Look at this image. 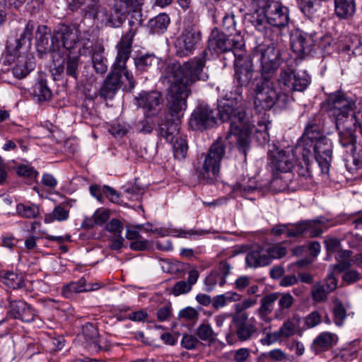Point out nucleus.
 Returning <instances> with one entry per match:
<instances>
[{
  "mask_svg": "<svg viewBox=\"0 0 362 362\" xmlns=\"http://www.w3.org/2000/svg\"><path fill=\"white\" fill-rule=\"evenodd\" d=\"M253 57H257L261 64L262 78L255 89V107L257 111L270 110L276 105L284 107L289 102V93L303 91L309 84L305 75H300L291 68H282L277 82L281 91L278 92L270 81L279 68L282 59L279 45L276 42L261 43L252 49Z\"/></svg>",
  "mask_w": 362,
  "mask_h": 362,
  "instance_id": "nucleus-1",
  "label": "nucleus"
},
{
  "mask_svg": "<svg viewBox=\"0 0 362 362\" xmlns=\"http://www.w3.org/2000/svg\"><path fill=\"white\" fill-rule=\"evenodd\" d=\"M207 56L208 51L205 49L182 64L171 63L165 67L163 78L168 86L166 100L173 111L186 110L190 87L198 81L208 78L204 74Z\"/></svg>",
  "mask_w": 362,
  "mask_h": 362,
  "instance_id": "nucleus-2",
  "label": "nucleus"
},
{
  "mask_svg": "<svg viewBox=\"0 0 362 362\" xmlns=\"http://www.w3.org/2000/svg\"><path fill=\"white\" fill-rule=\"evenodd\" d=\"M138 16L139 18L132 16L129 21V30L122 36L116 46L117 54L115 62L99 90L100 97L104 100L112 99L117 90L122 88L124 80L128 82L129 89H133L135 86L134 76L127 69L126 64L132 53L134 37L141 25V15Z\"/></svg>",
  "mask_w": 362,
  "mask_h": 362,
  "instance_id": "nucleus-3",
  "label": "nucleus"
},
{
  "mask_svg": "<svg viewBox=\"0 0 362 362\" xmlns=\"http://www.w3.org/2000/svg\"><path fill=\"white\" fill-rule=\"evenodd\" d=\"M241 95L242 91L238 88L234 93L230 92L218 99V110L222 122H230L226 138L228 139L231 135L236 137L238 149L245 158L250 148L249 134L252 132L255 125L251 122L245 108L240 105Z\"/></svg>",
  "mask_w": 362,
  "mask_h": 362,
  "instance_id": "nucleus-4",
  "label": "nucleus"
},
{
  "mask_svg": "<svg viewBox=\"0 0 362 362\" xmlns=\"http://www.w3.org/2000/svg\"><path fill=\"white\" fill-rule=\"evenodd\" d=\"M247 19L269 40L262 43L274 42V37L286 28L290 21L289 9L282 3L274 0H259L257 8L247 14Z\"/></svg>",
  "mask_w": 362,
  "mask_h": 362,
  "instance_id": "nucleus-5",
  "label": "nucleus"
},
{
  "mask_svg": "<svg viewBox=\"0 0 362 362\" xmlns=\"http://www.w3.org/2000/svg\"><path fill=\"white\" fill-rule=\"evenodd\" d=\"M33 30V22L28 21L21 37L13 40L14 43H12L11 40L7 42L6 49L8 52L11 55L16 56L12 72L13 76L18 79L26 77L35 68V62L33 56L28 53L18 54L19 49L23 47H29L30 46Z\"/></svg>",
  "mask_w": 362,
  "mask_h": 362,
  "instance_id": "nucleus-6",
  "label": "nucleus"
},
{
  "mask_svg": "<svg viewBox=\"0 0 362 362\" xmlns=\"http://www.w3.org/2000/svg\"><path fill=\"white\" fill-rule=\"evenodd\" d=\"M231 317L229 330L226 335L228 344L248 341L258 336L259 329L254 317L250 318L247 313H234Z\"/></svg>",
  "mask_w": 362,
  "mask_h": 362,
  "instance_id": "nucleus-7",
  "label": "nucleus"
},
{
  "mask_svg": "<svg viewBox=\"0 0 362 362\" xmlns=\"http://www.w3.org/2000/svg\"><path fill=\"white\" fill-rule=\"evenodd\" d=\"M226 152L221 140L215 141L206 154L203 165L196 170L198 180L205 184H212L219 175L221 161Z\"/></svg>",
  "mask_w": 362,
  "mask_h": 362,
  "instance_id": "nucleus-8",
  "label": "nucleus"
},
{
  "mask_svg": "<svg viewBox=\"0 0 362 362\" xmlns=\"http://www.w3.org/2000/svg\"><path fill=\"white\" fill-rule=\"evenodd\" d=\"M286 254V247L280 244H267L252 247L246 254L247 267L257 268L267 266L274 259H279Z\"/></svg>",
  "mask_w": 362,
  "mask_h": 362,
  "instance_id": "nucleus-9",
  "label": "nucleus"
},
{
  "mask_svg": "<svg viewBox=\"0 0 362 362\" xmlns=\"http://www.w3.org/2000/svg\"><path fill=\"white\" fill-rule=\"evenodd\" d=\"M88 14L92 16L98 25L119 28L125 22L127 13L113 4L112 6L106 7L99 4L92 3Z\"/></svg>",
  "mask_w": 362,
  "mask_h": 362,
  "instance_id": "nucleus-10",
  "label": "nucleus"
},
{
  "mask_svg": "<svg viewBox=\"0 0 362 362\" xmlns=\"http://www.w3.org/2000/svg\"><path fill=\"white\" fill-rule=\"evenodd\" d=\"M243 47V37L240 34L229 36L217 28L211 31L208 40L209 49L217 54L232 51L235 56V52H240Z\"/></svg>",
  "mask_w": 362,
  "mask_h": 362,
  "instance_id": "nucleus-11",
  "label": "nucleus"
},
{
  "mask_svg": "<svg viewBox=\"0 0 362 362\" xmlns=\"http://www.w3.org/2000/svg\"><path fill=\"white\" fill-rule=\"evenodd\" d=\"M184 29L175 42L176 54L183 57L192 54L202 40V33L198 26L185 20Z\"/></svg>",
  "mask_w": 362,
  "mask_h": 362,
  "instance_id": "nucleus-12",
  "label": "nucleus"
},
{
  "mask_svg": "<svg viewBox=\"0 0 362 362\" xmlns=\"http://www.w3.org/2000/svg\"><path fill=\"white\" fill-rule=\"evenodd\" d=\"M252 59H257L253 57L252 52L250 56H247L244 49L239 53L235 52L234 83L237 85L236 89L246 87L251 81L254 74Z\"/></svg>",
  "mask_w": 362,
  "mask_h": 362,
  "instance_id": "nucleus-13",
  "label": "nucleus"
},
{
  "mask_svg": "<svg viewBox=\"0 0 362 362\" xmlns=\"http://www.w3.org/2000/svg\"><path fill=\"white\" fill-rule=\"evenodd\" d=\"M167 107L169 115L159 122L157 132L160 138L165 139L167 142L172 143L174 139L179 137L180 119L182 117L185 110H182L180 112L173 111L170 108L168 100Z\"/></svg>",
  "mask_w": 362,
  "mask_h": 362,
  "instance_id": "nucleus-14",
  "label": "nucleus"
},
{
  "mask_svg": "<svg viewBox=\"0 0 362 362\" xmlns=\"http://www.w3.org/2000/svg\"><path fill=\"white\" fill-rule=\"evenodd\" d=\"M268 156L272 170L274 173L273 183L278 180L275 173H289L293 168V156L284 150H279L274 144L269 145Z\"/></svg>",
  "mask_w": 362,
  "mask_h": 362,
  "instance_id": "nucleus-15",
  "label": "nucleus"
},
{
  "mask_svg": "<svg viewBox=\"0 0 362 362\" xmlns=\"http://www.w3.org/2000/svg\"><path fill=\"white\" fill-rule=\"evenodd\" d=\"M216 118L214 110L206 103H201L194 110L189 121L193 130L203 131L215 126Z\"/></svg>",
  "mask_w": 362,
  "mask_h": 362,
  "instance_id": "nucleus-16",
  "label": "nucleus"
},
{
  "mask_svg": "<svg viewBox=\"0 0 362 362\" xmlns=\"http://www.w3.org/2000/svg\"><path fill=\"white\" fill-rule=\"evenodd\" d=\"M304 147L310 149L311 153H314L316 162L321 169L322 173H327L329 170V163L332 156V144L330 141L323 136L315 140L312 147L310 146H301L299 150Z\"/></svg>",
  "mask_w": 362,
  "mask_h": 362,
  "instance_id": "nucleus-17",
  "label": "nucleus"
},
{
  "mask_svg": "<svg viewBox=\"0 0 362 362\" xmlns=\"http://www.w3.org/2000/svg\"><path fill=\"white\" fill-rule=\"evenodd\" d=\"M78 33L79 30L75 25L59 24L54 30L52 42H61L66 49H74L81 45Z\"/></svg>",
  "mask_w": 362,
  "mask_h": 362,
  "instance_id": "nucleus-18",
  "label": "nucleus"
},
{
  "mask_svg": "<svg viewBox=\"0 0 362 362\" xmlns=\"http://www.w3.org/2000/svg\"><path fill=\"white\" fill-rule=\"evenodd\" d=\"M317 38L315 35L296 31L291 35V46L294 53L300 59H303L310 54L315 45Z\"/></svg>",
  "mask_w": 362,
  "mask_h": 362,
  "instance_id": "nucleus-19",
  "label": "nucleus"
},
{
  "mask_svg": "<svg viewBox=\"0 0 362 362\" xmlns=\"http://www.w3.org/2000/svg\"><path fill=\"white\" fill-rule=\"evenodd\" d=\"M332 272H330L326 278L325 283H318L312 288L311 294L313 299L316 302H322L327 299L328 293L332 292L337 288V279L335 274L339 272V262L334 265L331 266Z\"/></svg>",
  "mask_w": 362,
  "mask_h": 362,
  "instance_id": "nucleus-20",
  "label": "nucleus"
},
{
  "mask_svg": "<svg viewBox=\"0 0 362 362\" xmlns=\"http://www.w3.org/2000/svg\"><path fill=\"white\" fill-rule=\"evenodd\" d=\"M355 144L356 137L351 132H349L347 139L341 135V146L345 148L346 153H349L344 158V161L347 170L351 173H354L362 167V156L356 153Z\"/></svg>",
  "mask_w": 362,
  "mask_h": 362,
  "instance_id": "nucleus-21",
  "label": "nucleus"
},
{
  "mask_svg": "<svg viewBox=\"0 0 362 362\" xmlns=\"http://www.w3.org/2000/svg\"><path fill=\"white\" fill-rule=\"evenodd\" d=\"M9 310L8 314L15 319L21 320L27 323L32 322L37 317L35 310L26 302L21 300L8 298Z\"/></svg>",
  "mask_w": 362,
  "mask_h": 362,
  "instance_id": "nucleus-22",
  "label": "nucleus"
},
{
  "mask_svg": "<svg viewBox=\"0 0 362 362\" xmlns=\"http://www.w3.org/2000/svg\"><path fill=\"white\" fill-rule=\"evenodd\" d=\"M136 105L145 115H156L160 110L161 94L158 91L141 92L136 97Z\"/></svg>",
  "mask_w": 362,
  "mask_h": 362,
  "instance_id": "nucleus-23",
  "label": "nucleus"
},
{
  "mask_svg": "<svg viewBox=\"0 0 362 362\" xmlns=\"http://www.w3.org/2000/svg\"><path fill=\"white\" fill-rule=\"evenodd\" d=\"M83 334L90 351L108 350L106 340L99 336L98 329L93 324L86 323L83 325Z\"/></svg>",
  "mask_w": 362,
  "mask_h": 362,
  "instance_id": "nucleus-24",
  "label": "nucleus"
},
{
  "mask_svg": "<svg viewBox=\"0 0 362 362\" xmlns=\"http://www.w3.org/2000/svg\"><path fill=\"white\" fill-rule=\"evenodd\" d=\"M325 135L322 132L320 118H310L305 127L304 132L300 137V141L297 148H300L301 146H310L312 147L315 140Z\"/></svg>",
  "mask_w": 362,
  "mask_h": 362,
  "instance_id": "nucleus-25",
  "label": "nucleus"
},
{
  "mask_svg": "<svg viewBox=\"0 0 362 362\" xmlns=\"http://www.w3.org/2000/svg\"><path fill=\"white\" fill-rule=\"evenodd\" d=\"M100 286L98 283L86 284V279L82 277L77 281H72L64 286L62 293L65 298H71L75 293L96 291Z\"/></svg>",
  "mask_w": 362,
  "mask_h": 362,
  "instance_id": "nucleus-26",
  "label": "nucleus"
},
{
  "mask_svg": "<svg viewBox=\"0 0 362 362\" xmlns=\"http://www.w3.org/2000/svg\"><path fill=\"white\" fill-rule=\"evenodd\" d=\"M302 156V161L298 163L296 165H293V170L298 175L300 181L302 184H304L303 181L311 180V167H310V158H312V153L310 149H307L304 147L300 150Z\"/></svg>",
  "mask_w": 362,
  "mask_h": 362,
  "instance_id": "nucleus-27",
  "label": "nucleus"
},
{
  "mask_svg": "<svg viewBox=\"0 0 362 362\" xmlns=\"http://www.w3.org/2000/svg\"><path fill=\"white\" fill-rule=\"evenodd\" d=\"M322 108L334 122L336 128L339 129V90L327 95L326 100L322 103Z\"/></svg>",
  "mask_w": 362,
  "mask_h": 362,
  "instance_id": "nucleus-28",
  "label": "nucleus"
},
{
  "mask_svg": "<svg viewBox=\"0 0 362 362\" xmlns=\"http://www.w3.org/2000/svg\"><path fill=\"white\" fill-rule=\"evenodd\" d=\"M337 336L330 332L320 334L313 341L310 350L315 354L328 349L334 343H337Z\"/></svg>",
  "mask_w": 362,
  "mask_h": 362,
  "instance_id": "nucleus-29",
  "label": "nucleus"
},
{
  "mask_svg": "<svg viewBox=\"0 0 362 362\" xmlns=\"http://www.w3.org/2000/svg\"><path fill=\"white\" fill-rule=\"evenodd\" d=\"M199 276L197 270L192 269L188 274L187 281H179L175 284L172 288V293L178 296L189 293L192 290V286L197 283Z\"/></svg>",
  "mask_w": 362,
  "mask_h": 362,
  "instance_id": "nucleus-30",
  "label": "nucleus"
},
{
  "mask_svg": "<svg viewBox=\"0 0 362 362\" xmlns=\"http://www.w3.org/2000/svg\"><path fill=\"white\" fill-rule=\"evenodd\" d=\"M160 59L153 54H145L134 59V64L138 71L142 73L158 69Z\"/></svg>",
  "mask_w": 362,
  "mask_h": 362,
  "instance_id": "nucleus-31",
  "label": "nucleus"
},
{
  "mask_svg": "<svg viewBox=\"0 0 362 362\" xmlns=\"http://www.w3.org/2000/svg\"><path fill=\"white\" fill-rule=\"evenodd\" d=\"M0 281L10 288L18 289L24 286V279L21 273L2 270L0 272Z\"/></svg>",
  "mask_w": 362,
  "mask_h": 362,
  "instance_id": "nucleus-32",
  "label": "nucleus"
},
{
  "mask_svg": "<svg viewBox=\"0 0 362 362\" xmlns=\"http://www.w3.org/2000/svg\"><path fill=\"white\" fill-rule=\"evenodd\" d=\"M278 293H272L264 296L260 300V307L258 309V315L262 320L265 322L271 321L268 316L273 310V305L278 299Z\"/></svg>",
  "mask_w": 362,
  "mask_h": 362,
  "instance_id": "nucleus-33",
  "label": "nucleus"
},
{
  "mask_svg": "<svg viewBox=\"0 0 362 362\" xmlns=\"http://www.w3.org/2000/svg\"><path fill=\"white\" fill-rule=\"evenodd\" d=\"M344 53L347 52L348 59L351 54L357 56L362 54V43L361 38L356 35H350L346 36L343 40Z\"/></svg>",
  "mask_w": 362,
  "mask_h": 362,
  "instance_id": "nucleus-34",
  "label": "nucleus"
},
{
  "mask_svg": "<svg viewBox=\"0 0 362 362\" xmlns=\"http://www.w3.org/2000/svg\"><path fill=\"white\" fill-rule=\"evenodd\" d=\"M301 12L309 19H313L319 16L318 12L322 7L320 0H297Z\"/></svg>",
  "mask_w": 362,
  "mask_h": 362,
  "instance_id": "nucleus-35",
  "label": "nucleus"
},
{
  "mask_svg": "<svg viewBox=\"0 0 362 362\" xmlns=\"http://www.w3.org/2000/svg\"><path fill=\"white\" fill-rule=\"evenodd\" d=\"M170 17L165 13H160L148 21V27L152 34H162L170 24Z\"/></svg>",
  "mask_w": 362,
  "mask_h": 362,
  "instance_id": "nucleus-36",
  "label": "nucleus"
},
{
  "mask_svg": "<svg viewBox=\"0 0 362 362\" xmlns=\"http://www.w3.org/2000/svg\"><path fill=\"white\" fill-rule=\"evenodd\" d=\"M69 217V210L64 204L56 206L51 213L46 214L44 218L45 223H51L54 221L59 222L66 221Z\"/></svg>",
  "mask_w": 362,
  "mask_h": 362,
  "instance_id": "nucleus-37",
  "label": "nucleus"
},
{
  "mask_svg": "<svg viewBox=\"0 0 362 362\" xmlns=\"http://www.w3.org/2000/svg\"><path fill=\"white\" fill-rule=\"evenodd\" d=\"M33 95L39 102L48 101L52 98V91L47 86L46 80L40 79L33 86Z\"/></svg>",
  "mask_w": 362,
  "mask_h": 362,
  "instance_id": "nucleus-38",
  "label": "nucleus"
},
{
  "mask_svg": "<svg viewBox=\"0 0 362 362\" xmlns=\"http://www.w3.org/2000/svg\"><path fill=\"white\" fill-rule=\"evenodd\" d=\"M299 323L300 318L298 316H293L292 318L286 320L278 329L282 339H287L293 336Z\"/></svg>",
  "mask_w": 362,
  "mask_h": 362,
  "instance_id": "nucleus-39",
  "label": "nucleus"
},
{
  "mask_svg": "<svg viewBox=\"0 0 362 362\" xmlns=\"http://www.w3.org/2000/svg\"><path fill=\"white\" fill-rule=\"evenodd\" d=\"M69 4V8L72 11H77L81 10V14L87 18H91L88 14V11L90 10V4L92 3L98 4L96 0H67Z\"/></svg>",
  "mask_w": 362,
  "mask_h": 362,
  "instance_id": "nucleus-40",
  "label": "nucleus"
},
{
  "mask_svg": "<svg viewBox=\"0 0 362 362\" xmlns=\"http://www.w3.org/2000/svg\"><path fill=\"white\" fill-rule=\"evenodd\" d=\"M79 59L80 57L78 55H69L66 59L64 61L66 75L74 78L75 81L78 80L79 75Z\"/></svg>",
  "mask_w": 362,
  "mask_h": 362,
  "instance_id": "nucleus-41",
  "label": "nucleus"
},
{
  "mask_svg": "<svg viewBox=\"0 0 362 362\" xmlns=\"http://www.w3.org/2000/svg\"><path fill=\"white\" fill-rule=\"evenodd\" d=\"M173 155L175 159L178 160H184L187 155L188 144L184 136H179L175 139L173 145Z\"/></svg>",
  "mask_w": 362,
  "mask_h": 362,
  "instance_id": "nucleus-42",
  "label": "nucleus"
},
{
  "mask_svg": "<svg viewBox=\"0 0 362 362\" xmlns=\"http://www.w3.org/2000/svg\"><path fill=\"white\" fill-rule=\"evenodd\" d=\"M16 213L25 218H35L40 215V209L34 204H18Z\"/></svg>",
  "mask_w": 362,
  "mask_h": 362,
  "instance_id": "nucleus-43",
  "label": "nucleus"
},
{
  "mask_svg": "<svg viewBox=\"0 0 362 362\" xmlns=\"http://www.w3.org/2000/svg\"><path fill=\"white\" fill-rule=\"evenodd\" d=\"M278 296L279 308L276 311V317H279L280 315L287 313L294 303V298L289 293H278Z\"/></svg>",
  "mask_w": 362,
  "mask_h": 362,
  "instance_id": "nucleus-44",
  "label": "nucleus"
},
{
  "mask_svg": "<svg viewBox=\"0 0 362 362\" xmlns=\"http://www.w3.org/2000/svg\"><path fill=\"white\" fill-rule=\"evenodd\" d=\"M305 235L317 237L323 233L322 222L319 219L304 221Z\"/></svg>",
  "mask_w": 362,
  "mask_h": 362,
  "instance_id": "nucleus-45",
  "label": "nucleus"
},
{
  "mask_svg": "<svg viewBox=\"0 0 362 362\" xmlns=\"http://www.w3.org/2000/svg\"><path fill=\"white\" fill-rule=\"evenodd\" d=\"M351 255L352 252L349 250L341 252V272L354 264L362 266V254L356 255L354 258L351 257Z\"/></svg>",
  "mask_w": 362,
  "mask_h": 362,
  "instance_id": "nucleus-46",
  "label": "nucleus"
},
{
  "mask_svg": "<svg viewBox=\"0 0 362 362\" xmlns=\"http://www.w3.org/2000/svg\"><path fill=\"white\" fill-rule=\"evenodd\" d=\"M356 106L355 95H348L341 92V117H347Z\"/></svg>",
  "mask_w": 362,
  "mask_h": 362,
  "instance_id": "nucleus-47",
  "label": "nucleus"
},
{
  "mask_svg": "<svg viewBox=\"0 0 362 362\" xmlns=\"http://www.w3.org/2000/svg\"><path fill=\"white\" fill-rule=\"evenodd\" d=\"M196 334L204 341L211 342L215 339V333L208 322L199 325L196 330Z\"/></svg>",
  "mask_w": 362,
  "mask_h": 362,
  "instance_id": "nucleus-48",
  "label": "nucleus"
},
{
  "mask_svg": "<svg viewBox=\"0 0 362 362\" xmlns=\"http://www.w3.org/2000/svg\"><path fill=\"white\" fill-rule=\"evenodd\" d=\"M91 58L93 68L98 74H103L107 71V59L101 52H93Z\"/></svg>",
  "mask_w": 362,
  "mask_h": 362,
  "instance_id": "nucleus-49",
  "label": "nucleus"
},
{
  "mask_svg": "<svg viewBox=\"0 0 362 362\" xmlns=\"http://www.w3.org/2000/svg\"><path fill=\"white\" fill-rule=\"evenodd\" d=\"M132 129V126L124 122L117 121L109 129L110 133L116 138H122Z\"/></svg>",
  "mask_w": 362,
  "mask_h": 362,
  "instance_id": "nucleus-50",
  "label": "nucleus"
},
{
  "mask_svg": "<svg viewBox=\"0 0 362 362\" xmlns=\"http://www.w3.org/2000/svg\"><path fill=\"white\" fill-rule=\"evenodd\" d=\"M222 26L223 30L227 33L226 35L231 36L240 34L236 29V23L234 19L233 14L225 15L223 18Z\"/></svg>",
  "mask_w": 362,
  "mask_h": 362,
  "instance_id": "nucleus-51",
  "label": "nucleus"
},
{
  "mask_svg": "<svg viewBox=\"0 0 362 362\" xmlns=\"http://www.w3.org/2000/svg\"><path fill=\"white\" fill-rule=\"evenodd\" d=\"M270 329L271 327H266L263 329V334L265 336L259 341L262 345L269 346L283 339L279 330L274 332H268L267 330Z\"/></svg>",
  "mask_w": 362,
  "mask_h": 362,
  "instance_id": "nucleus-52",
  "label": "nucleus"
},
{
  "mask_svg": "<svg viewBox=\"0 0 362 362\" xmlns=\"http://www.w3.org/2000/svg\"><path fill=\"white\" fill-rule=\"evenodd\" d=\"M221 276L217 271H212L204 279V291H211L216 284L220 285Z\"/></svg>",
  "mask_w": 362,
  "mask_h": 362,
  "instance_id": "nucleus-53",
  "label": "nucleus"
},
{
  "mask_svg": "<svg viewBox=\"0 0 362 362\" xmlns=\"http://www.w3.org/2000/svg\"><path fill=\"white\" fill-rule=\"evenodd\" d=\"M326 250L327 252V259L332 253H336L335 259L338 261V255L339 253V240L336 238H329L325 240Z\"/></svg>",
  "mask_w": 362,
  "mask_h": 362,
  "instance_id": "nucleus-54",
  "label": "nucleus"
},
{
  "mask_svg": "<svg viewBox=\"0 0 362 362\" xmlns=\"http://www.w3.org/2000/svg\"><path fill=\"white\" fill-rule=\"evenodd\" d=\"M16 173L21 177L30 179L36 178L38 175V172L33 167L24 164L17 166Z\"/></svg>",
  "mask_w": 362,
  "mask_h": 362,
  "instance_id": "nucleus-55",
  "label": "nucleus"
},
{
  "mask_svg": "<svg viewBox=\"0 0 362 362\" xmlns=\"http://www.w3.org/2000/svg\"><path fill=\"white\" fill-rule=\"evenodd\" d=\"M116 7H119L127 13L131 11H135L139 6V0H113Z\"/></svg>",
  "mask_w": 362,
  "mask_h": 362,
  "instance_id": "nucleus-56",
  "label": "nucleus"
},
{
  "mask_svg": "<svg viewBox=\"0 0 362 362\" xmlns=\"http://www.w3.org/2000/svg\"><path fill=\"white\" fill-rule=\"evenodd\" d=\"M355 12L354 0H341V18L352 16Z\"/></svg>",
  "mask_w": 362,
  "mask_h": 362,
  "instance_id": "nucleus-57",
  "label": "nucleus"
},
{
  "mask_svg": "<svg viewBox=\"0 0 362 362\" xmlns=\"http://www.w3.org/2000/svg\"><path fill=\"white\" fill-rule=\"evenodd\" d=\"M146 117L142 120L139 121L136 127L139 132L144 134L151 133L153 129V122L150 118L152 115H145Z\"/></svg>",
  "mask_w": 362,
  "mask_h": 362,
  "instance_id": "nucleus-58",
  "label": "nucleus"
},
{
  "mask_svg": "<svg viewBox=\"0 0 362 362\" xmlns=\"http://www.w3.org/2000/svg\"><path fill=\"white\" fill-rule=\"evenodd\" d=\"M288 238H296L300 235H305L304 221L295 224L288 223Z\"/></svg>",
  "mask_w": 362,
  "mask_h": 362,
  "instance_id": "nucleus-59",
  "label": "nucleus"
},
{
  "mask_svg": "<svg viewBox=\"0 0 362 362\" xmlns=\"http://www.w3.org/2000/svg\"><path fill=\"white\" fill-rule=\"evenodd\" d=\"M124 192L129 199L137 200L143 194V189L135 185H127L124 187Z\"/></svg>",
  "mask_w": 362,
  "mask_h": 362,
  "instance_id": "nucleus-60",
  "label": "nucleus"
},
{
  "mask_svg": "<svg viewBox=\"0 0 362 362\" xmlns=\"http://www.w3.org/2000/svg\"><path fill=\"white\" fill-rule=\"evenodd\" d=\"M262 356L267 360H270L274 362H280L286 358L285 353L279 349H276L267 353H264Z\"/></svg>",
  "mask_w": 362,
  "mask_h": 362,
  "instance_id": "nucleus-61",
  "label": "nucleus"
},
{
  "mask_svg": "<svg viewBox=\"0 0 362 362\" xmlns=\"http://www.w3.org/2000/svg\"><path fill=\"white\" fill-rule=\"evenodd\" d=\"M174 236L178 238H194L196 236H200L204 235L206 233L204 230H175Z\"/></svg>",
  "mask_w": 362,
  "mask_h": 362,
  "instance_id": "nucleus-62",
  "label": "nucleus"
},
{
  "mask_svg": "<svg viewBox=\"0 0 362 362\" xmlns=\"http://www.w3.org/2000/svg\"><path fill=\"white\" fill-rule=\"evenodd\" d=\"M219 272L221 276L220 286H223L226 282V278L230 274V266L226 261H221L219 262L218 269L216 270Z\"/></svg>",
  "mask_w": 362,
  "mask_h": 362,
  "instance_id": "nucleus-63",
  "label": "nucleus"
},
{
  "mask_svg": "<svg viewBox=\"0 0 362 362\" xmlns=\"http://www.w3.org/2000/svg\"><path fill=\"white\" fill-rule=\"evenodd\" d=\"M199 344L198 339L191 334H185L181 341L182 346L187 350L194 349Z\"/></svg>",
  "mask_w": 362,
  "mask_h": 362,
  "instance_id": "nucleus-64",
  "label": "nucleus"
}]
</instances>
